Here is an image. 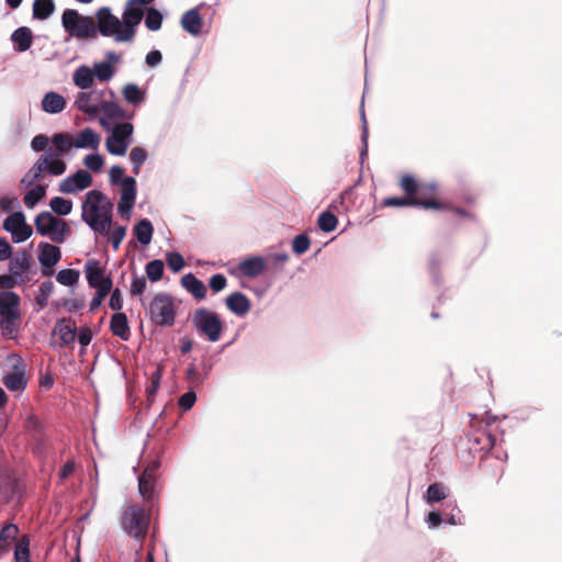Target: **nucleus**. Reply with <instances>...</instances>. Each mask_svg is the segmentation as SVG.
<instances>
[{"mask_svg": "<svg viewBox=\"0 0 562 562\" xmlns=\"http://www.w3.org/2000/svg\"><path fill=\"white\" fill-rule=\"evenodd\" d=\"M79 277L80 272L78 270L67 268L57 272L56 280L63 285L75 288L79 281Z\"/></svg>", "mask_w": 562, "mask_h": 562, "instance_id": "de8ad7c7", "label": "nucleus"}, {"mask_svg": "<svg viewBox=\"0 0 562 562\" xmlns=\"http://www.w3.org/2000/svg\"><path fill=\"white\" fill-rule=\"evenodd\" d=\"M25 220L26 217L23 211H15L3 220L2 228L13 237V233L19 232L20 226L24 224Z\"/></svg>", "mask_w": 562, "mask_h": 562, "instance_id": "f704fd0d", "label": "nucleus"}, {"mask_svg": "<svg viewBox=\"0 0 562 562\" xmlns=\"http://www.w3.org/2000/svg\"><path fill=\"white\" fill-rule=\"evenodd\" d=\"M38 249L41 250L38 254V262L42 266V273L44 276H52L54 273V267L61 258V250L58 246L47 241H41Z\"/></svg>", "mask_w": 562, "mask_h": 562, "instance_id": "9b49d317", "label": "nucleus"}, {"mask_svg": "<svg viewBox=\"0 0 562 562\" xmlns=\"http://www.w3.org/2000/svg\"><path fill=\"white\" fill-rule=\"evenodd\" d=\"M338 224L337 216L330 211H324L317 218L318 228L324 233H331Z\"/></svg>", "mask_w": 562, "mask_h": 562, "instance_id": "a18cd8bd", "label": "nucleus"}, {"mask_svg": "<svg viewBox=\"0 0 562 562\" xmlns=\"http://www.w3.org/2000/svg\"><path fill=\"white\" fill-rule=\"evenodd\" d=\"M122 94L124 100L132 105H139L145 101L146 92L136 83H127L123 87Z\"/></svg>", "mask_w": 562, "mask_h": 562, "instance_id": "2f4dec72", "label": "nucleus"}, {"mask_svg": "<svg viewBox=\"0 0 562 562\" xmlns=\"http://www.w3.org/2000/svg\"><path fill=\"white\" fill-rule=\"evenodd\" d=\"M11 41L15 44L16 52H26L32 45V31L27 26H20L11 34Z\"/></svg>", "mask_w": 562, "mask_h": 562, "instance_id": "cd10ccee", "label": "nucleus"}, {"mask_svg": "<svg viewBox=\"0 0 562 562\" xmlns=\"http://www.w3.org/2000/svg\"><path fill=\"white\" fill-rule=\"evenodd\" d=\"M50 143L53 146L56 147L57 151L65 154L68 153L75 146L72 137L65 132L55 133L50 137Z\"/></svg>", "mask_w": 562, "mask_h": 562, "instance_id": "a19ab883", "label": "nucleus"}, {"mask_svg": "<svg viewBox=\"0 0 562 562\" xmlns=\"http://www.w3.org/2000/svg\"><path fill=\"white\" fill-rule=\"evenodd\" d=\"M100 112H102L108 119L111 120H124L126 119V112L114 101H104L100 103Z\"/></svg>", "mask_w": 562, "mask_h": 562, "instance_id": "e433bc0d", "label": "nucleus"}, {"mask_svg": "<svg viewBox=\"0 0 562 562\" xmlns=\"http://www.w3.org/2000/svg\"><path fill=\"white\" fill-rule=\"evenodd\" d=\"M113 203L99 190H91L86 194L82 203V221L95 233L109 235L112 224Z\"/></svg>", "mask_w": 562, "mask_h": 562, "instance_id": "f257e3e1", "label": "nucleus"}, {"mask_svg": "<svg viewBox=\"0 0 562 562\" xmlns=\"http://www.w3.org/2000/svg\"><path fill=\"white\" fill-rule=\"evenodd\" d=\"M138 491L142 497L147 502H153L156 497V482L153 479H148L139 475L138 479Z\"/></svg>", "mask_w": 562, "mask_h": 562, "instance_id": "79ce46f5", "label": "nucleus"}, {"mask_svg": "<svg viewBox=\"0 0 562 562\" xmlns=\"http://www.w3.org/2000/svg\"><path fill=\"white\" fill-rule=\"evenodd\" d=\"M46 166L37 158L34 165L29 169V171L21 179V184L25 187H31L35 182L41 181L45 177Z\"/></svg>", "mask_w": 562, "mask_h": 562, "instance_id": "7c9ffc66", "label": "nucleus"}, {"mask_svg": "<svg viewBox=\"0 0 562 562\" xmlns=\"http://www.w3.org/2000/svg\"><path fill=\"white\" fill-rule=\"evenodd\" d=\"M471 449L488 452L496 442V437L485 430L476 431L469 436Z\"/></svg>", "mask_w": 562, "mask_h": 562, "instance_id": "b1692460", "label": "nucleus"}, {"mask_svg": "<svg viewBox=\"0 0 562 562\" xmlns=\"http://www.w3.org/2000/svg\"><path fill=\"white\" fill-rule=\"evenodd\" d=\"M448 496V490L442 483L430 484L425 493V499L427 503H438L446 499Z\"/></svg>", "mask_w": 562, "mask_h": 562, "instance_id": "4c0bfd02", "label": "nucleus"}, {"mask_svg": "<svg viewBox=\"0 0 562 562\" xmlns=\"http://www.w3.org/2000/svg\"><path fill=\"white\" fill-rule=\"evenodd\" d=\"M310 246L311 239L307 233H301L296 235L292 240V250L297 256L305 254Z\"/></svg>", "mask_w": 562, "mask_h": 562, "instance_id": "6e6d98bb", "label": "nucleus"}, {"mask_svg": "<svg viewBox=\"0 0 562 562\" xmlns=\"http://www.w3.org/2000/svg\"><path fill=\"white\" fill-rule=\"evenodd\" d=\"M196 400L198 397L195 391L193 390V387H190L186 393H183L179 397L178 405L183 412H188L193 407Z\"/></svg>", "mask_w": 562, "mask_h": 562, "instance_id": "052dcab7", "label": "nucleus"}, {"mask_svg": "<svg viewBox=\"0 0 562 562\" xmlns=\"http://www.w3.org/2000/svg\"><path fill=\"white\" fill-rule=\"evenodd\" d=\"M122 527L126 533L135 539L144 538L148 529L145 510L137 506H128L122 517Z\"/></svg>", "mask_w": 562, "mask_h": 562, "instance_id": "0eeeda50", "label": "nucleus"}, {"mask_svg": "<svg viewBox=\"0 0 562 562\" xmlns=\"http://www.w3.org/2000/svg\"><path fill=\"white\" fill-rule=\"evenodd\" d=\"M241 276L247 278H256L265 270V260L260 256H252L244 259L238 265Z\"/></svg>", "mask_w": 562, "mask_h": 562, "instance_id": "4be33fe9", "label": "nucleus"}, {"mask_svg": "<svg viewBox=\"0 0 562 562\" xmlns=\"http://www.w3.org/2000/svg\"><path fill=\"white\" fill-rule=\"evenodd\" d=\"M55 285L53 281H43L38 288V294L35 296V302L38 306L37 311L43 310L47 305L48 297L54 292Z\"/></svg>", "mask_w": 562, "mask_h": 562, "instance_id": "09e8293b", "label": "nucleus"}, {"mask_svg": "<svg viewBox=\"0 0 562 562\" xmlns=\"http://www.w3.org/2000/svg\"><path fill=\"white\" fill-rule=\"evenodd\" d=\"M165 271L164 261L160 259H153L145 266L146 277L150 282H158L162 279Z\"/></svg>", "mask_w": 562, "mask_h": 562, "instance_id": "37998d69", "label": "nucleus"}, {"mask_svg": "<svg viewBox=\"0 0 562 562\" xmlns=\"http://www.w3.org/2000/svg\"><path fill=\"white\" fill-rule=\"evenodd\" d=\"M131 144L117 138L115 135H109L105 139V148L113 156H124Z\"/></svg>", "mask_w": 562, "mask_h": 562, "instance_id": "58836bf2", "label": "nucleus"}, {"mask_svg": "<svg viewBox=\"0 0 562 562\" xmlns=\"http://www.w3.org/2000/svg\"><path fill=\"white\" fill-rule=\"evenodd\" d=\"M445 261L443 256L439 251H434L430 254L428 259V273L431 278L432 283L440 288L443 283L441 266Z\"/></svg>", "mask_w": 562, "mask_h": 562, "instance_id": "bb28decb", "label": "nucleus"}, {"mask_svg": "<svg viewBox=\"0 0 562 562\" xmlns=\"http://www.w3.org/2000/svg\"><path fill=\"white\" fill-rule=\"evenodd\" d=\"M164 14L155 7H149L145 10L144 22L145 26L151 31L157 32L161 29Z\"/></svg>", "mask_w": 562, "mask_h": 562, "instance_id": "72a5a7b5", "label": "nucleus"}, {"mask_svg": "<svg viewBox=\"0 0 562 562\" xmlns=\"http://www.w3.org/2000/svg\"><path fill=\"white\" fill-rule=\"evenodd\" d=\"M8 359L12 361L11 367L13 372L5 374L2 382L9 391L22 393L27 385L24 360L16 353L10 355Z\"/></svg>", "mask_w": 562, "mask_h": 562, "instance_id": "1a4fd4ad", "label": "nucleus"}, {"mask_svg": "<svg viewBox=\"0 0 562 562\" xmlns=\"http://www.w3.org/2000/svg\"><path fill=\"white\" fill-rule=\"evenodd\" d=\"M50 143V138L45 134H38L34 136L31 140V148L38 153V151H46L48 148V145Z\"/></svg>", "mask_w": 562, "mask_h": 562, "instance_id": "774afa93", "label": "nucleus"}, {"mask_svg": "<svg viewBox=\"0 0 562 562\" xmlns=\"http://www.w3.org/2000/svg\"><path fill=\"white\" fill-rule=\"evenodd\" d=\"M109 177L110 182L115 186H121V189L126 188L125 186L127 180H130L131 182L132 180H135V178L131 176L124 177V168L117 165L111 167L109 171Z\"/></svg>", "mask_w": 562, "mask_h": 562, "instance_id": "5fc2aeb1", "label": "nucleus"}, {"mask_svg": "<svg viewBox=\"0 0 562 562\" xmlns=\"http://www.w3.org/2000/svg\"><path fill=\"white\" fill-rule=\"evenodd\" d=\"M49 206L56 216H66L72 211V201L63 196H54L49 201Z\"/></svg>", "mask_w": 562, "mask_h": 562, "instance_id": "ea45409f", "label": "nucleus"}, {"mask_svg": "<svg viewBox=\"0 0 562 562\" xmlns=\"http://www.w3.org/2000/svg\"><path fill=\"white\" fill-rule=\"evenodd\" d=\"M98 25L97 32L105 37H114L116 42V34L122 30L121 19L115 16L109 7L100 8L95 13Z\"/></svg>", "mask_w": 562, "mask_h": 562, "instance_id": "9d476101", "label": "nucleus"}, {"mask_svg": "<svg viewBox=\"0 0 562 562\" xmlns=\"http://www.w3.org/2000/svg\"><path fill=\"white\" fill-rule=\"evenodd\" d=\"M93 178L89 171L78 169L75 173L65 178L58 187V190L65 194H74L82 191L92 184Z\"/></svg>", "mask_w": 562, "mask_h": 562, "instance_id": "f8f14e48", "label": "nucleus"}, {"mask_svg": "<svg viewBox=\"0 0 562 562\" xmlns=\"http://www.w3.org/2000/svg\"><path fill=\"white\" fill-rule=\"evenodd\" d=\"M180 283L195 300L202 301L206 297L207 289L205 284L192 272L182 276Z\"/></svg>", "mask_w": 562, "mask_h": 562, "instance_id": "aec40b11", "label": "nucleus"}, {"mask_svg": "<svg viewBox=\"0 0 562 562\" xmlns=\"http://www.w3.org/2000/svg\"><path fill=\"white\" fill-rule=\"evenodd\" d=\"M425 522L429 529H437L446 524V519L440 510H432L427 514Z\"/></svg>", "mask_w": 562, "mask_h": 562, "instance_id": "e2e57ef3", "label": "nucleus"}, {"mask_svg": "<svg viewBox=\"0 0 562 562\" xmlns=\"http://www.w3.org/2000/svg\"><path fill=\"white\" fill-rule=\"evenodd\" d=\"M54 0H35L33 3V18L46 20L54 13Z\"/></svg>", "mask_w": 562, "mask_h": 562, "instance_id": "c9c22d12", "label": "nucleus"}, {"mask_svg": "<svg viewBox=\"0 0 562 562\" xmlns=\"http://www.w3.org/2000/svg\"><path fill=\"white\" fill-rule=\"evenodd\" d=\"M160 465L161 461L159 456L148 458L145 461L144 470L140 475L157 481L159 477L158 470Z\"/></svg>", "mask_w": 562, "mask_h": 562, "instance_id": "864d4df0", "label": "nucleus"}, {"mask_svg": "<svg viewBox=\"0 0 562 562\" xmlns=\"http://www.w3.org/2000/svg\"><path fill=\"white\" fill-rule=\"evenodd\" d=\"M100 140L101 137L94 130L86 127L78 133L74 142L76 148L97 149L100 145Z\"/></svg>", "mask_w": 562, "mask_h": 562, "instance_id": "a878e982", "label": "nucleus"}, {"mask_svg": "<svg viewBox=\"0 0 562 562\" xmlns=\"http://www.w3.org/2000/svg\"><path fill=\"white\" fill-rule=\"evenodd\" d=\"M52 335H57L59 338V347H71L74 348L77 337L76 322L70 317H63L57 319Z\"/></svg>", "mask_w": 562, "mask_h": 562, "instance_id": "4468645a", "label": "nucleus"}, {"mask_svg": "<svg viewBox=\"0 0 562 562\" xmlns=\"http://www.w3.org/2000/svg\"><path fill=\"white\" fill-rule=\"evenodd\" d=\"M15 562H30V544L29 540L20 539L14 549Z\"/></svg>", "mask_w": 562, "mask_h": 562, "instance_id": "4d7b16f0", "label": "nucleus"}, {"mask_svg": "<svg viewBox=\"0 0 562 562\" xmlns=\"http://www.w3.org/2000/svg\"><path fill=\"white\" fill-rule=\"evenodd\" d=\"M145 10L138 4H131V0L125 3L121 19L122 30L116 34V42H133L137 27L144 19Z\"/></svg>", "mask_w": 562, "mask_h": 562, "instance_id": "423d86ee", "label": "nucleus"}, {"mask_svg": "<svg viewBox=\"0 0 562 562\" xmlns=\"http://www.w3.org/2000/svg\"><path fill=\"white\" fill-rule=\"evenodd\" d=\"M133 233L143 246H147L153 239L154 226L148 218H142L134 225Z\"/></svg>", "mask_w": 562, "mask_h": 562, "instance_id": "c756f323", "label": "nucleus"}, {"mask_svg": "<svg viewBox=\"0 0 562 562\" xmlns=\"http://www.w3.org/2000/svg\"><path fill=\"white\" fill-rule=\"evenodd\" d=\"M134 134V125L130 122L117 123L110 135H115L117 138L132 144Z\"/></svg>", "mask_w": 562, "mask_h": 562, "instance_id": "603ef678", "label": "nucleus"}, {"mask_svg": "<svg viewBox=\"0 0 562 562\" xmlns=\"http://www.w3.org/2000/svg\"><path fill=\"white\" fill-rule=\"evenodd\" d=\"M161 368H157L150 375V384L146 389L148 401L154 400L161 381Z\"/></svg>", "mask_w": 562, "mask_h": 562, "instance_id": "680f3d73", "label": "nucleus"}, {"mask_svg": "<svg viewBox=\"0 0 562 562\" xmlns=\"http://www.w3.org/2000/svg\"><path fill=\"white\" fill-rule=\"evenodd\" d=\"M19 535V528L14 524H8L0 530V550H7L11 541Z\"/></svg>", "mask_w": 562, "mask_h": 562, "instance_id": "8fccbe9b", "label": "nucleus"}, {"mask_svg": "<svg viewBox=\"0 0 562 562\" xmlns=\"http://www.w3.org/2000/svg\"><path fill=\"white\" fill-rule=\"evenodd\" d=\"M225 304L228 311L235 314L236 316H244L251 308L250 300L247 297L246 294L239 291L229 294L225 299Z\"/></svg>", "mask_w": 562, "mask_h": 562, "instance_id": "6ab92c4d", "label": "nucleus"}, {"mask_svg": "<svg viewBox=\"0 0 562 562\" xmlns=\"http://www.w3.org/2000/svg\"><path fill=\"white\" fill-rule=\"evenodd\" d=\"M384 206H417L423 209L442 210L443 204L436 200H420L415 196H389L383 200Z\"/></svg>", "mask_w": 562, "mask_h": 562, "instance_id": "2eb2a0df", "label": "nucleus"}, {"mask_svg": "<svg viewBox=\"0 0 562 562\" xmlns=\"http://www.w3.org/2000/svg\"><path fill=\"white\" fill-rule=\"evenodd\" d=\"M34 225L38 235L48 237L56 244H63L71 234L68 223L50 211L38 213L34 218Z\"/></svg>", "mask_w": 562, "mask_h": 562, "instance_id": "f03ea898", "label": "nucleus"}, {"mask_svg": "<svg viewBox=\"0 0 562 562\" xmlns=\"http://www.w3.org/2000/svg\"><path fill=\"white\" fill-rule=\"evenodd\" d=\"M46 196V186L37 184L33 189L26 192L24 195V204L29 209H33Z\"/></svg>", "mask_w": 562, "mask_h": 562, "instance_id": "c03bdc74", "label": "nucleus"}, {"mask_svg": "<svg viewBox=\"0 0 562 562\" xmlns=\"http://www.w3.org/2000/svg\"><path fill=\"white\" fill-rule=\"evenodd\" d=\"M85 274L90 288L94 289L105 277L104 270L101 268L100 261L97 259L88 260L85 267Z\"/></svg>", "mask_w": 562, "mask_h": 562, "instance_id": "c85d7f7f", "label": "nucleus"}, {"mask_svg": "<svg viewBox=\"0 0 562 562\" xmlns=\"http://www.w3.org/2000/svg\"><path fill=\"white\" fill-rule=\"evenodd\" d=\"M32 266L33 258L30 252L25 249H20L10 260L9 272L21 280L24 273L31 271Z\"/></svg>", "mask_w": 562, "mask_h": 562, "instance_id": "f3484780", "label": "nucleus"}, {"mask_svg": "<svg viewBox=\"0 0 562 562\" xmlns=\"http://www.w3.org/2000/svg\"><path fill=\"white\" fill-rule=\"evenodd\" d=\"M148 158V153L145 148L137 146L132 148L130 151V160L133 166V173L135 176L139 175L140 167L145 164Z\"/></svg>", "mask_w": 562, "mask_h": 562, "instance_id": "49530a36", "label": "nucleus"}, {"mask_svg": "<svg viewBox=\"0 0 562 562\" xmlns=\"http://www.w3.org/2000/svg\"><path fill=\"white\" fill-rule=\"evenodd\" d=\"M61 25L69 35L78 38H90L97 34L93 19L81 15L75 9H66L63 12Z\"/></svg>", "mask_w": 562, "mask_h": 562, "instance_id": "39448f33", "label": "nucleus"}, {"mask_svg": "<svg viewBox=\"0 0 562 562\" xmlns=\"http://www.w3.org/2000/svg\"><path fill=\"white\" fill-rule=\"evenodd\" d=\"M155 326L171 327L175 325L177 308L169 293H158L154 296L146 311Z\"/></svg>", "mask_w": 562, "mask_h": 562, "instance_id": "20e7f679", "label": "nucleus"}, {"mask_svg": "<svg viewBox=\"0 0 562 562\" xmlns=\"http://www.w3.org/2000/svg\"><path fill=\"white\" fill-rule=\"evenodd\" d=\"M103 98V91H80L75 98V106L88 115H97L100 112V103Z\"/></svg>", "mask_w": 562, "mask_h": 562, "instance_id": "ddd939ff", "label": "nucleus"}, {"mask_svg": "<svg viewBox=\"0 0 562 562\" xmlns=\"http://www.w3.org/2000/svg\"><path fill=\"white\" fill-rule=\"evenodd\" d=\"M0 313L3 314V325H18L22 318L20 295L11 290L0 291Z\"/></svg>", "mask_w": 562, "mask_h": 562, "instance_id": "6e6552de", "label": "nucleus"}, {"mask_svg": "<svg viewBox=\"0 0 562 562\" xmlns=\"http://www.w3.org/2000/svg\"><path fill=\"white\" fill-rule=\"evenodd\" d=\"M401 188L408 196H413L418 191V183L412 175H405L402 177Z\"/></svg>", "mask_w": 562, "mask_h": 562, "instance_id": "69168bd1", "label": "nucleus"}, {"mask_svg": "<svg viewBox=\"0 0 562 562\" xmlns=\"http://www.w3.org/2000/svg\"><path fill=\"white\" fill-rule=\"evenodd\" d=\"M25 430L31 435L34 441L37 443V449L40 450L44 443L45 439V426L41 422V419L34 415L30 414L25 418L24 422Z\"/></svg>", "mask_w": 562, "mask_h": 562, "instance_id": "412c9836", "label": "nucleus"}, {"mask_svg": "<svg viewBox=\"0 0 562 562\" xmlns=\"http://www.w3.org/2000/svg\"><path fill=\"white\" fill-rule=\"evenodd\" d=\"M125 187L126 188L121 189V199L117 204V212L122 216L128 217L132 213L137 196V182L136 180H132V182L127 180Z\"/></svg>", "mask_w": 562, "mask_h": 562, "instance_id": "dca6fc26", "label": "nucleus"}, {"mask_svg": "<svg viewBox=\"0 0 562 562\" xmlns=\"http://www.w3.org/2000/svg\"><path fill=\"white\" fill-rule=\"evenodd\" d=\"M191 322L201 337H205L211 342H216L221 339L224 323L216 312L205 307L196 308Z\"/></svg>", "mask_w": 562, "mask_h": 562, "instance_id": "7ed1b4c3", "label": "nucleus"}, {"mask_svg": "<svg viewBox=\"0 0 562 562\" xmlns=\"http://www.w3.org/2000/svg\"><path fill=\"white\" fill-rule=\"evenodd\" d=\"M202 5L186 11L180 21L181 27L192 36L199 35L202 31L203 20L199 11Z\"/></svg>", "mask_w": 562, "mask_h": 562, "instance_id": "a211bd4d", "label": "nucleus"}, {"mask_svg": "<svg viewBox=\"0 0 562 562\" xmlns=\"http://www.w3.org/2000/svg\"><path fill=\"white\" fill-rule=\"evenodd\" d=\"M92 337H93V334L91 331V329L88 327V326H81L78 330H77V337L78 338V342L81 347V351L80 353H83L86 348L90 345L91 340H92Z\"/></svg>", "mask_w": 562, "mask_h": 562, "instance_id": "0e129e2a", "label": "nucleus"}, {"mask_svg": "<svg viewBox=\"0 0 562 562\" xmlns=\"http://www.w3.org/2000/svg\"><path fill=\"white\" fill-rule=\"evenodd\" d=\"M166 261L172 272H179L186 266L183 256L178 251L167 252Z\"/></svg>", "mask_w": 562, "mask_h": 562, "instance_id": "13d9d810", "label": "nucleus"}, {"mask_svg": "<svg viewBox=\"0 0 562 562\" xmlns=\"http://www.w3.org/2000/svg\"><path fill=\"white\" fill-rule=\"evenodd\" d=\"M33 235V228L24 221V224L20 226L19 232L13 233L12 241L14 244H21L27 240Z\"/></svg>", "mask_w": 562, "mask_h": 562, "instance_id": "338daca9", "label": "nucleus"}, {"mask_svg": "<svg viewBox=\"0 0 562 562\" xmlns=\"http://www.w3.org/2000/svg\"><path fill=\"white\" fill-rule=\"evenodd\" d=\"M83 164L89 170L99 172L104 165V158L99 153H91L85 157Z\"/></svg>", "mask_w": 562, "mask_h": 562, "instance_id": "bf43d9fd", "label": "nucleus"}, {"mask_svg": "<svg viewBox=\"0 0 562 562\" xmlns=\"http://www.w3.org/2000/svg\"><path fill=\"white\" fill-rule=\"evenodd\" d=\"M110 329L114 336L123 341H127L131 337V328L125 313H114L110 321Z\"/></svg>", "mask_w": 562, "mask_h": 562, "instance_id": "5701e85b", "label": "nucleus"}, {"mask_svg": "<svg viewBox=\"0 0 562 562\" xmlns=\"http://www.w3.org/2000/svg\"><path fill=\"white\" fill-rule=\"evenodd\" d=\"M93 79L94 76L92 69L88 66H80L77 68L72 77L74 83L82 90L89 89L93 85Z\"/></svg>", "mask_w": 562, "mask_h": 562, "instance_id": "473e14b6", "label": "nucleus"}, {"mask_svg": "<svg viewBox=\"0 0 562 562\" xmlns=\"http://www.w3.org/2000/svg\"><path fill=\"white\" fill-rule=\"evenodd\" d=\"M65 106L66 99L55 91H49L45 93L42 99V109L44 112L48 114L60 113L64 111Z\"/></svg>", "mask_w": 562, "mask_h": 562, "instance_id": "393cba45", "label": "nucleus"}, {"mask_svg": "<svg viewBox=\"0 0 562 562\" xmlns=\"http://www.w3.org/2000/svg\"><path fill=\"white\" fill-rule=\"evenodd\" d=\"M92 72L98 80L106 82L114 76L115 70L110 63L100 61L94 63Z\"/></svg>", "mask_w": 562, "mask_h": 562, "instance_id": "3c124183", "label": "nucleus"}]
</instances>
